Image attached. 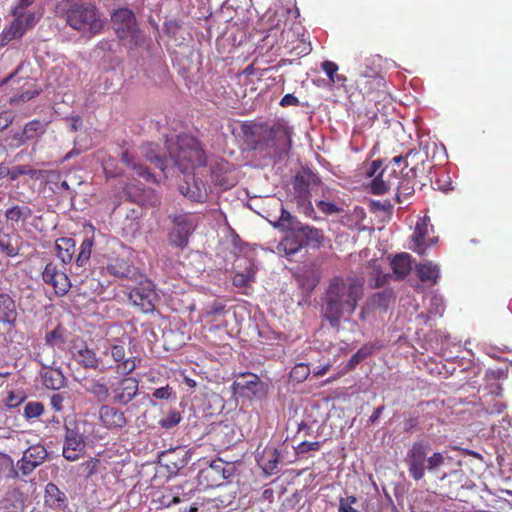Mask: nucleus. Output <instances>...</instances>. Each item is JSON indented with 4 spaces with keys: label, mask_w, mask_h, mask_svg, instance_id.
<instances>
[{
    "label": "nucleus",
    "mask_w": 512,
    "mask_h": 512,
    "mask_svg": "<svg viewBox=\"0 0 512 512\" xmlns=\"http://www.w3.org/2000/svg\"><path fill=\"white\" fill-rule=\"evenodd\" d=\"M363 296V283L356 277H333L321 298V315L332 328L348 321Z\"/></svg>",
    "instance_id": "1"
},
{
    "label": "nucleus",
    "mask_w": 512,
    "mask_h": 512,
    "mask_svg": "<svg viewBox=\"0 0 512 512\" xmlns=\"http://www.w3.org/2000/svg\"><path fill=\"white\" fill-rule=\"evenodd\" d=\"M169 162L182 173H188L207 164L206 154L200 142L192 135L181 134L165 141Z\"/></svg>",
    "instance_id": "2"
},
{
    "label": "nucleus",
    "mask_w": 512,
    "mask_h": 512,
    "mask_svg": "<svg viewBox=\"0 0 512 512\" xmlns=\"http://www.w3.org/2000/svg\"><path fill=\"white\" fill-rule=\"evenodd\" d=\"M429 453L430 444L423 440L414 442L407 450L404 463L413 480H422L426 472L438 475L441 468L450 460L447 453L433 452L431 455Z\"/></svg>",
    "instance_id": "3"
},
{
    "label": "nucleus",
    "mask_w": 512,
    "mask_h": 512,
    "mask_svg": "<svg viewBox=\"0 0 512 512\" xmlns=\"http://www.w3.org/2000/svg\"><path fill=\"white\" fill-rule=\"evenodd\" d=\"M61 6L72 29L89 35H96L103 29L104 22L94 5L82 0H63Z\"/></svg>",
    "instance_id": "4"
},
{
    "label": "nucleus",
    "mask_w": 512,
    "mask_h": 512,
    "mask_svg": "<svg viewBox=\"0 0 512 512\" xmlns=\"http://www.w3.org/2000/svg\"><path fill=\"white\" fill-rule=\"evenodd\" d=\"M321 185L320 178L309 169L299 171L293 180L292 201L296 204L299 213L313 220L319 218L312 205L311 194L317 192Z\"/></svg>",
    "instance_id": "5"
},
{
    "label": "nucleus",
    "mask_w": 512,
    "mask_h": 512,
    "mask_svg": "<svg viewBox=\"0 0 512 512\" xmlns=\"http://www.w3.org/2000/svg\"><path fill=\"white\" fill-rule=\"evenodd\" d=\"M388 169H381L378 176L372 180L371 191L375 195H383L389 190H395L397 200L400 202L401 197L407 198L414 193L413 179L415 177L414 169H410L403 177L399 178L394 175L392 178L386 179Z\"/></svg>",
    "instance_id": "6"
},
{
    "label": "nucleus",
    "mask_w": 512,
    "mask_h": 512,
    "mask_svg": "<svg viewBox=\"0 0 512 512\" xmlns=\"http://www.w3.org/2000/svg\"><path fill=\"white\" fill-rule=\"evenodd\" d=\"M85 421H68L65 424V435L62 455L68 461H76L85 453Z\"/></svg>",
    "instance_id": "7"
},
{
    "label": "nucleus",
    "mask_w": 512,
    "mask_h": 512,
    "mask_svg": "<svg viewBox=\"0 0 512 512\" xmlns=\"http://www.w3.org/2000/svg\"><path fill=\"white\" fill-rule=\"evenodd\" d=\"M274 227L280 230L295 231L296 235L300 237L303 245L315 244L319 245L322 239V231L302 224L290 212L281 207V215L276 222L273 223Z\"/></svg>",
    "instance_id": "8"
},
{
    "label": "nucleus",
    "mask_w": 512,
    "mask_h": 512,
    "mask_svg": "<svg viewBox=\"0 0 512 512\" xmlns=\"http://www.w3.org/2000/svg\"><path fill=\"white\" fill-rule=\"evenodd\" d=\"M233 472L234 467L231 463L221 459L213 460L207 467L199 471L198 484L203 489L219 487L233 475Z\"/></svg>",
    "instance_id": "9"
},
{
    "label": "nucleus",
    "mask_w": 512,
    "mask_h": 512,
    "mask_svg": "<svg viewBox=\"0 0 512 512\" xmlns=\"http://www.w3.org/2000/svg\"><path fill=\"white\" fill-rule=\"evenodd\" d=\"M111 21L119 38L126 39L130 37L135 45L143 42V35L138 30L135 15L130 9L120 8L116 10L111 16Z\"/></svg>",
    "instance_id": "10"
},
{
    "label": "nucleus",
    "mask_w": 512,
    "mask_h": 512,
    "mask_svg": "<svg viewBox=\"0 0 512 512\" xmlns=\"http://www.w3.org/2000/svg\"><path fill=\"white\" fill-rule=\"evenodd\" d=\"M291 128L285 123H275L268 132L267 147L270 156L281 159L291 148Z\"/></svg>",
    "instance_id": "11"
},
{
    "label": "nucleus",
    "mask_w": 512,
    "mask_h": 512,
    "mask_svg": "<svg viewBox=\"0 0 512 512\" xmlns=\"http://www.w3.org/2000/svg\"><path fill=\"white\" fill-rule=\"evenodd\" d=\"M129 299L142 312L149 313L155 310L158 294L152 281L147 278H141L137 285L130 290Z\"/></svg>",
    "instance_id": "12"
},
{
    "label": "nucleus",
    "mask_w": 512,
    "mask_h": 512,
    "mask_svg": "<svg viewBox=\"0 0 512 512\" xmlns=\"http://www.w3.org/2000/svg\"><path fill=\"white\" fill-rule=\"evenodd\" d=\"M73 360L82 368L106 373L112 369V365H108L96 351L90 348L86 343L75 345L72 350Z\"/></svg>",
    "instance_id": "13"
},
{
    "label": "nucleus",
    "mask_w": 512,
    "mask_h": 512,
    "mask_svg": "<svg viewBox=\"0 0 512 512\" xmlns=\"http://www.w3.org/2000/svg\"><path fill=\"white\" fill-rule=\"evenodd\" d=\"M193 491L194 484L191 482L175 485L162 495L161 504L167 508L180 504L179 512H197V507L186 505L191 499Z\"/></svg>",
    "instance_id": "14"
},
{
    "label": "nucleus",
    "mask_w": 512,
    "mask_h": 512,
    "mask_svg": "<svg viewBox=\"0 0 512 512\" xmlns=\"http://www.w3.org/2000/svg\"><path fill=\"white\" fill-rule=\"evenodd\" d=\"M173 227L169 233V243L178 248H185L188 245L189 237L195 229V223L191 216L187 214H178L170 216Z\"/></svg>",
    "instance_id": "15"
},
{
    "label": "nucleus",
    "mask_w": 512,
    "mask_h": 512,
    "mask_svg": "<svg viewBox=\"0 0 512 512\" xmlns=\"http://www.w3.org/2000/svg\"><path fill=\"white\" fill-rule=\"evenodd\" d=\"M233 390L241 397L261 399L266 393V385L255 374L242 375L232 384Z\"/></svg>",
    "instance_id": "16"
},
{
    "label": "nucleus",
    "mask_w": 512,
    "mask_h": 512,
    "mask_svg": "<svg viewBox=\"0 0 512 512\" xmlns=\"http://www.w3.org/2000/svg\"><path fill=\"white\" fill-rule=\"evenodd\" d=\"M48 458L47 449L41 444L28 447L17 462V468L23 476L30 475L37 467L41 466Z\"/></svg>",
    "instance_id": "17"
},
{
    "label": "nucleus",
    "mask_w": 512,
    "mask_h": 512,
    "mask_svg": "<svg viewBox=\"0 0 512 512\" xmlns=\"http://www.w3.org/2000/svg\"><path fill=\"white\" fill-rule=\"evenodd\" d=\"M43 281L54 288L57 296L66 295L72 284L65 272L58 269L55 263H47L42 272Z\"/></svg>",
    "instance_id": "18"
},
{
    "label": "nucleus",
    "mask_w": 512,
    "mask_h": 512,
    "mask_svg": "<svg viewBox=\"0 0 512 512\" xmlns=\"http://www.w3.org/2000/svg\"><path fill=\"white\" fill-rule=\"evenodd\" d=\"M124 193L131 202L141 206L155 207L160 203V197L154 189L138 183H128L124 188Z\"/></svg>",
    "instance_id": "19"
},
{
    "label": "nucleus",
    "mask_w": 512,
    "mask_h": 512,
    "mask_svg": "<svg viewBox=\"0 0 512 512\" xmlns=\"http://www.w3.org/2000/svg\"><path fill=\"white\" fill-rule=\"evenodd\" d=\"M139 381L134 377H124L112 386L113 401L117 404L127 405L137 395Z\"/></svg>",
    "instance_id": "20"
},
{
    "label": "nucleus",
    "mask_w": 512,
    "mask_h": 512,
    "mask_svg": "<svg viewBox=\"0 0 512 512\" xmlns=\"http://www.w3.org/2000/svg\"><path fill=\"white\" fill-rule=\"evenodd\" d=\"M286 447L275 448L267 446L262 453H258L256 459L260 467L266 474H275L279 471V464L284 461V455L287 453Z\"/></svg>",
    "instance_id": "21"
},
{
    "label": "nucleus",
    "mask_w": 512,
    "mask_h": 512,
    "mask_svg": "<svg viewBox=\"0 0 512 512\" xmlns=\"http://www.w3.org/2000/svg\"><path fill=\"white\" fill-rule=\"evenodd\" d=\"M179 190L190 201L203 203L208 198L210 188L206 182L194 175L191 179L186 180L180 185Z\"/></svg>",
    "instance_id": "22"
},
{
    "label": "nucleus",
    "mask_w": 512,
    "mask_h": 512,
    "mask_svg": "<svg viewBox=\"0 0 512 512\" xmlns=\"http://www.w3.org/2000/svg\"><path fill=\"white\" fill-rule=\"evenodd\" d=\"M189 460V451L182 447L164 451L160 456V462L167 468L170 474H177L187 466Z\"/></svg>",
    "instance_id": "23"
},
{
    "label": "nucleus",
    "mask_w": 512,
    "mask_h": 512,
    "mask_svg": "<svg viewBox=\"0 0 512 512\" xmlns=\"http://www.w3.org/2000/svg\"><path fill=\"white\" fill-rule=\"evenodd\" d=\"M432 230L425 220L417 222L415 230L411 236L413 245L411 248L420 255H424L427 248L433 246L437 242L436 237H429V232Z\"/></svg>",
    "instance_id": "24"
},
{
    "label": "nucleus",
    "mask_w": 512,
    "mask_h": 512,
    "mask_svg": "<svg viewBox=\"0 0 512 512\" xmlns=\"http://www.w3.org/2000/svg\"><path fill=\"white\" fill-rule=\"evenodd\" d=\"M99 418L107 429H122L127 424L123 411L110 405H102L99 409Z\"/></svg>",
    "instance_id": "25"
},
{
    "label": "nucleus",
    "mask_w": 512,
    "mask_h": 512,
    "mask_svg": "<svg viewBox=\"0 0 512 512\" xmlns=\"http://www.w3.org/2000/svg\"><path fill=\"white\" fill-rule=\"evenodd\" d=\"M121 162L126 165L128 169L133 170L139 177L143 178L147 182H158L156 176L150 172L140 159L136 158L129 151L122 152Z\"/></svg>",
    "instance_id": "26"
},
{
    "label": "nucleus",
    "mask_w": 512,
    "mask_h": 512,
    "mask_svg": "<svg viewBox=\"0 0 512 512\" xmlns=\"http://www.w3.org/2000/svg\"><path fill=\"white\" fill-rule=\"evenodd\" d=\"M44 500L45 504L54 510H62L67 505V497L65 493L52 482H49L45 486Z\"/></svg>",
    "instance_id": "27"
},
{
    "label": "nucleus",
    "mask_w": 512,
    "mask_h": 512,
    "mask_svg": "<svg viewBox=\"0 0 512 512\" xmlns=\"http://www.w3.org/2000/svg\"><path fill=\"white\" fill-rule=\"evenodd\" d=\"M141 152L147 161L154 164L167 177L169 160L160 155L157 145L147 143L141 147Z\"/></svg>",
    "instance_id": "28"
},
{
    "label": "nucleus",
    "mask_w": 512,
    "mask_h": 512,
    "mask_svg": "<svg viewBox=\"0 0 512 512\" xmlns=\"http://www.w3.org/2000/svg\"><path fill=\"white\" fill-rule=\"evenodd\" d=\"M44 372L41 373L43 385L48 389L59 390L65 385V377L60 369L46 367L44 364Z\"/></svg>",
    "instance_id": "29"
},
{
    "label": "nucleus",
    "mask_w": 512,
    "mask_h": 512,
    "mask_svg": "<svg viewBox=\"0 0 512 512\" xmlns=\"http://www.w3.org/2000/svg\"><path fill=\"white\" fill-rule=\"evenodd\" d=\"M107 272L118 278H133L136 275V269L124 259H115L107 267Z\"/></svg>",
    "instance_id": "30"
},
{
    "label": "nucleus",
    "mask_w": 512,
    "mask_h": 512,
    "mask_svg": "<svg viewBox=\"0 0 512 512\" xmlns=\"http://www.w3.org/2000/svg\"><path fill=\"white\" fill-rule=\"evenodd\" d=\"M25 32L26 27L23 25V18L15 17L10 27L5 29L0 35V46H5L10 41L21 38Z\"/></svg>",
    "instance_id": "31"
},
{
    "label": "nucleus",
    "mask_w": 512,
    "mask_h": 512,
    "mask_svg": "<svg viewBox=\"0 0 512 512\" xmlns=\"http://www.w3.org/2000/svg\"><path fill=\"white\" fill-rule=\"evenodd\" d=\"M16 316L14 300L7 293H0V320L6 323H13L16 320Z\"/></svg>",
    "instance_id": "32"
},
{
    "label": "nucleus",
    "mask_w": 512,
    "mask_h": 512,
    "mask_svg": "<svg viewBox=\"0 0 512 512\" xmlns=\"http://www.w3.org/2000/svg\"><path fill=\"white\" fill-rule=\"evenodd\" d=\"M391 267L397 279H403L412 269L411 256L408 253L396 255L391 261Z\"/></svg>",
    "instance_id": "33"
},
{
    "label": "nucleus",
    "mask_w": 512,
    "mask_h": 512,
    "mask_svg": "<svg viewBox=\"0 0 512 512\" xmlns=\"http://www.w3.org/2000/svg\"><path fill=\"white\" fill-rule=\"evenodd\" d=\"M55 249L62 263L67 264L73 259L75 241L72 238L62 237L56 241Z\"/></svg>",
    "instance_id": "34"
},
{
    "label": "nucleus",
    "mask_w": 512,
    "mask_h": 512,
    "mask_svg": "<svg viewBox=\"0 0 512 512\" xmlns=\"http://www.w3.org/2000/svg\"><path fill=\"white\" fill-rule=\"evenodd\" d=\"M416 271L422 282H431L432 284H435L440 277L439 266L430 261L417 265Z\"/></svg>",
    "instance_id": "35"
},
{
    "label": "nucleus",
    "mask_w": 512,
    "mask_h": 512,
    "mask_svg": "<svg viewBox=\"0 0 512 512\" xmlns=\"http://www.w3.org/2000/svg\"><path fill=\"white\" fill-rule=\"evenodd\" d=\"M103 379H91L84 386L85 390L93 395V397L100 403L105 402L109 397V387Z\"/></svg>",
    "instance_id": "36"
},
{
    "label": "nucleus",
    "mask_w": 512,
    "mask_h": 512,
    "mask_svg": "<svg viewBox=\"0 0 512 512\" xmlns=\"http://www.w3.org/2000/svg\"><path fill=\"white\" fill-rule=\"evenodd\" d=\"M300 240V237L296 235L295 231H290V233L279 243L278 248L282 249L286 256L291 257L304 247Z\"/></svg>",
    "instance_id": "37"
},
{
    "label": "nucleus",
    "mask_w": 512,
    "mask_h": 512,
    "mask_svg": "<svg viewBox=\"0 0 512 512\" xmlns=\"http://www.w3.org/2000/svg\"><path fill=\"white\" fill-rule=\"evenodd\" d=\"M392 299L393 292L391 290H384L374 293L368 302L374 310L385 311L389 307Z\"/></svg>",
    "instance_id": "38"
},
{
    "label": "nucleus",
    "mask_w": 512,
    "mask_h": 512,
    "mask_svg": "<svg viewBox=\"0 0 512 512\" xmlns=\"http://www.w3.org/2000/svg\"><path fill=\"white\" fill-rule=\"evenodd\" d=\"M21 175H28L31 178L39 179L41 171L36 170L29 165H18L12 168H5V176H9L11 180H16Z\"/></svg>",
    "instance_id": "39"
},
{
    "label": "nucleus",
    "mask_w": 512,
    "mask_h": 512,
    "mask_svg": "<svg viewBox=\"0 0 512 512\" xmlns=\"http://www.w3.org/2000/svg\"><path fill=\"white\" fill-rule=\"evenodd\" d=\"M379 72V65L373 57L366 58L359 68V75L361 77L378 79L380 82L382 81V78H379Z\"/></svg>",
    "instance_id": "40"
},
{
    "label": "nucleus",
    "mask_w": 512,
    "mask_h": 512,
    "mask_svg": "<svg viewBox=\"0 0 512 512\" xmlns=\"http://www.w3.org/2000/svg\"><path fill=\"white\" fill-rule=\"evenodd\" d=\"M103 355L110 354L115 363L120 364L126 358V349L123 343L107 342L104 345Z\"/></svg>",
    "instance_id": "41"
},
{
    "label": "nucleus",
    "mask_w": 512,
    "mask_h": 512,
    "mask_svg": "<svg viewBox=\"0 0 512 512\" xmlns=\"http://www.w3.org/2000/svg\"><path fill=\"white\" fill-rule=\"evenodd\" d=\"M256 268L254 264H249L245 272H237L233 277V284L236 287H246L254 282Z\"/></svg>",
    "instance_id": "42"
},
{
    "label": "nucleus",
    "mask_w": 512,
    "mask_h": 512,
    "mask_svg": "<svg viewBox=\"0 0 512 512\" xmlns=\"http://www.w3.org/2000/svg\"><path fill=\"white\" fill-rule=\"evenodd\" d=\"M93 243L94 241L92 238H85L82 241L76 258V265L78 267H83L90 259Z\"/></svg>",
    "instance_id": "43"
},
{
    "label": "nucleus",
    "mask_w": 512,
    "mask_h": 512,
    "mask_svg": "<svg viewBox=\"0 0 512 512\" xmlns=\"http://www.w3.org/2000/svg\"><path fill=\"white\" fill-rule=\"evenodd\" d=\"M373 346L364 345L361 347L355 354L351 356L347 363V368L349 370L354 369L361 361L366 359L369 355L372 354Z\"/></svg>",
    "instance_id": "44"
},
{
    "label": "nucleus",
    "mask_w": 512,
    "mask_h": 512,
    "mask_svg": "<svg viewBox=\"0 0 512 512\" xmlns=\"http://www.w3.org/2000/svg\"><path fill=\"white\" fill-rule=\"evenodd\" d=\"M44 125L38 121L33 120L27 123L23 129V132L25 133L26 139L32 140L44 133Z\"/></svg>",
    "instance_id": "45"
},
{
    "label": "nucleus",
    "mask_w": 512,
    "mask_h": 512,
    "mask_svg": "<svg viewBox=\"0 0 512 512\" xmlns=\"http://www.w3.org/2000/svg\"><path fill=\"white\" fill-rule=\"evenodd\" d=\"M429 312L433 315H442L445 310L444 299L441 295L433 293L428 297Z\"/></svg>",
    "instance_id": "46"
},
{
    "label": "nucleus",
    "mask_w": 512,
    "mask_h": 512,
    "mask_svg": "<svg viewBox=\"0 0 512 512\" xmlns=\"http://www.w3.org/2000/svg\"><path fill=\"white\" fill-rule=\"evenodd\" d=\"M323 71L333 83H339L345 80V77L338 75V66L332 61H324L321 65Z\"/></svg>",
    "instance_id": "47"
},
{
    "label": "nucleus",
    "mask_w": 512,
    "mask_h": 512,
    "mask_svg": "<svg viewBox=\"0 0 512 512\" xmlns=\"http://www.w3.org/2000/svg\"><path fill=\"white\" fill-rule=\"evenodd\" d=\"M210 178L211 182L216 185H221V180L223 175L226 172L225 163L223 162H214L209 166Z\"/></svg>",
    "instance_id": "48"
},
{
    "label": "nucleus",
    "mask_w": 512,
    "mask_h": 512,
    "mask_svg": "<svg viewBox=\"0 0 512 512\" xmlns=\"http://www.w3.org/2000/svg\"><path fill=\"white\" fill-rule=\"evenodd\" d=\"M182 417L177 410H170L166 416L159 420V425L164 429H171L180 423Z\"/></svg>",
    "instance_id": "49"
},
{
    "label": "nucleus",
    "mask_w": 512,
    "mask_h": 512,
    "mask_svg": "<svg viewBox=\"0 0 512 512\" xmlns=\"http://www.w3.org/2000/svg\"><path fill=\"white\" fill-rule=\"evenodd\" d=\"M44 411L42 403L37 401L28 402L24 407V417L26 419L38 418Z\"/></svg>",
    "instance_id": "50"
},
{
    "label": "nucleus",
    "mask_w": 512,
    "mask_h": 512,
    "mask_svg": "<svg viewBox=\"0 0 512 512\" xmlns=\"http://www.w3.org/2000/svg\"><path fill=\"white\" fill-rule=\"evenodd\" d=\"M355 503H357V498L355 496L340 498L338 512H360L358 509L353 507Z\"/></svg>",
    "instance_id": "51"
},
{
    "label": "nucleus",
    "mask_w": 512,
    "mask_h": 512,
    "mask_svg": "<svg viewBox=\"0 0 512 512\" xmlns=\"http://www.w3.org/2000/svg\"><path fill=\"white\" fill-rule=\"evenodd\" d=\"M137 368L136 358H125L117 365L118 372L129 375Z\"/></svg>",
    "instance_id": "52"
},
{
    "label": "nucleus",
    "mask_w": 512,
    "mask_h": 512,
    "mask_svg": "<svg viewBox=\"0 0 512 512\" xmlns=\"http://www.w3.org/2000/svg\"><path fill=\"white\" fill-rule=\"evenodd\" d=\"M320 447H321V443L319 441H315V442L303 441L295 448V451H296L297 455H301V454H305L309 451H317L320 449Z\"/></svg>",
    "instance_id": "53"
},
{
    "label": "nucleus",
    "mask_w": 512,
    "mask_h": 512,
    "mask_svg": "<svg viewBox=\"0 0 512 512\" xmlns=\"http://www.w3.org/2000/svg\"><path fill=\"white\" fill-rule=\"evenodd\" d=\"M317 207L325 214H337L341 212V208L332 202L320 200L316 202Z\"/></svg>",
    "instance_id": "54"
},
{
    "label": "nucleus",
    "mask_w": 512,
    "mask_h": 512,
    "mask_svg": "<svg viewBox=\"0 0 512 512\" xmlns=\"http://www.w3.org/2000/svg\"><path fill=\"white\" fill-rule=\"evenodd\" d=\"M405 162V158L401 155L395 156L389 165H387L384 169L389 168V172L386 174L387 178H392L394 175H397V168H400L401 164Z\"/></svg>",
    "instance_id": "55"
},
{
    "label": "nucleus",
    "mask_w": 512,
    "mask_h": 512,
    "mask_svg": "<svg viewBox=\"0 0 512 512\" xmlns=\"http://www.w3.org/2000/svg\"><path fill=\"white\" fill-rule=\"evenodd\" d=\"M35 0H17V4L12 9V13L14 17H22L24 16V10L30 7Z\"/></svg>",
    "instance_id": "56"
},
{
    "label": "nucleus",
    "mask_w": 512,
    "mask_h": 512,
    "mask_svg": "<svg viewBox=\"0 0 512 512\" xmlns=\"http://www.w3.org/2000/svg\"><path fill=\"white\" fill-rule=\"evenodd\" d=\"M13 469V460L12 458L5 453L0 452V475L7 470Z\"/></svg>",
    "instance_id": "57"
},
{
    "label": "nucleus",
    "mask_w": 512,
    "mask_h": 512,
    "mask_svg": "<svg viewBox=\"0 0 512 512\" xmlns=\"http://www.w3.org/2000/svg\"><path fill=\"white\" fill-rule=\"evenodd\" d=\"M0 250L8 257H16L19 254V249L12 246L10 243L0 240Z\"/></svg>",
    "instance_id": "58"
},
{
    "label": "nucleus",
    "mask_w": 512,
    "mask_h": 512,
    "mask_svg": "<svg viewBox=\"0 0 512 512\" xmlns=\"http://www.w3.org/2000/svg\"><path fill=\"white\" fill-rule=\"evenodd\" d=\"M506 409V404L502 401L496 400L489 404L485 410L488 414H500Z\"/></svg>",
    "instance_id": "59"
},
{
    "label": "nucleus",
    "mask_w": 512,
    "mask_h": 512,
    "mask_svg": "<svg viewBox=\"0 0 512 512\" xmlns=\"http://www.w3.org/2000/svg\"><path fill=\"white\" fill-rule=\"evenodd\" d=\"M27 141H29V140L26 139L25 133L23 131L17 132L12 136L11 142L9 143V145L13 148H18V147L24 145Z\"/></svg>",
    "instance_id": "60"
},
{
    "label": "nucleus",
    "mask_w": 512,
    "mask_h": 512,
    "mask_svg": "<svg viewBox=\"0 0 512 512\" xmlns=\"http://www.w3.org/2000/svg\"><path fill=\"white\" fill-rule=\"evenodd\" d=\"M172 394V389L167 385L155 389L153 392V397H155L156 399H169L171 398Z\"/></svg>",
    "instance_id": "61"
},
{
    "label": "nucleus",
    "mask_w": 512,
    "mask_h": 512,
    "mask_svg": "<svg viewBox=\"0 0 512 512\" xmlns=\"http://www.w3.org/2000/svg\"><path fill=\"white\" fill-rule=\"evenodd\" d=\"M14 120V116L10 111L0 112V131L6 129Z\"/></svg>",
    "instance_id": "62"
},
{
    "label": "nucleus",
    "mask_w": 512,
    "mask_h": 512,
    "mask_svg": "<svg viewBox=\"0 0 512 512\" xmlns=\"http://www.w3.org/2000/svg\"><path fill=\"white\" fill-rule=\"evenodd\" d=\"M23 400H24L23 396L15 394L14 392H10L5 403H6L7 407L14 408V407H17L18 405H20L23 402Z\"/></svg>",
    "instance_id": "63"
},
{
    "label": "nucleus",
    "mask_w": 512,
    "mask_h": 512,
    "mask_svg": "<svg viewBox=\"0 0 512 512\" xmlns=\"http://www.w3.org/2000/svg\"><path fill=\"white\" fill-rule=\"evenodd\" d=\"M5 217L7 218V220H10L13 222H18L19 220H21L20 206L15 205V206L7 209L5 212Z\"/></svg>",
    "instance_id": "64"
}]
</instances>
